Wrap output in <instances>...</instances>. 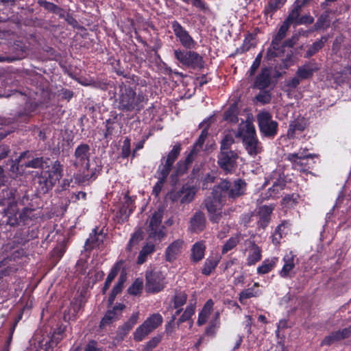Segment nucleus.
Segmentation results:
<instances>
[{
  "mask_svg": "<svg viewBox=\"0 0 351 351\" xmlns=\"http://www.w3.org/2000/svg\"><path fill=\"white\" fill-rule=\"evenodd\" d=\"M16 190L13 188H8L2 191V197L0 199V206H3L0 213L2 214V223L10 226H16L23 223L27 224L31 220V215L33 209L25 207L19 211L16 202L15 195Z\"/></svg>",
  "mask_w": 351,
  "mask_h": 351,
  "instance_id": "f257e3e1",
  "label": "nucleus"
},
{
  "mask_svg": "<svg viewBox=\"0 0 351 351\" xmlns=\"http://www.w3.org/2000/svg\"><path fill=\"white\" fill-rule=\"evenodd\" d=\"M88 255L84 254L75 264V276L79 280H82V289L79 288L77 293L73 300L71 302L70 306L64 313V319L71 320L75 319L84 311L87 302L88 293Z\"/></svg>",
  "mask_w": 351,
  "mask_h": 351,
  "instance_id": "f03ea898",
  "label": "nucleus"
},
{
  "mask_svg": "<svg viewBox=\"0 0 351 351\" xmlns=\"http://www.w3.org/2000/svg\"><path fill=\"white\" fill-rule=\"evenodd\" d=\"M63 176V165L59 160H56L50 170L43 171L35 178L37 191L40 194H45L53 189L55 184Z\"/></svg>",
  "mask_w": 351,
  "mask_h": 351,
  "instance_id": "7ed1b4c3",
  "label": "nucleus"
},
{
  "mask_svg": "<svg viewBox=\"0 0 351 351\" xmlns=\"http://www.w3.org/2000/svg\"><path fill=\"white\" fill-rule=\"evenodd\" d=\"M235 136L243 139L245 148L251 156H255L261 152L262 147L256 136L255 128L251 122L242 121Z\"/></svg>",
  "mask_w": 351,
  "mask_h": 351,
  "instance_id": "20e7f679",
  "label": "nucleus"
},
{
  "mask_svg": "<svg viewBox=\"0 0 351 351\" xmlns=\"http://www.w3.org/2000/svg\"><path fill=\"white\" fill-rule=\"evenodd\" d=\"M289 26L287 23H282L279 28L278 33L275 35L271 44V47L267 51V58L269 60L275 58H282L285 53L284 48L285 47H292L293 43L291 40H288L282 43V40L286 36L287 32Z\"/></svg>",
  "mask_w": 351,
  "mask_h": 351,
  "instance_id": "39448f33",
  "label": "nucleus"
},
{
  "mask_svg": "<svg viewBox=\"0 0 351 351\" xmlns=\"http://www.w3.org/2000/svg\"><path fill=\"white\" fill-rule=\"evenodd\" d=\"M224 196L217 186H215L212 195L205 199V206L209 215V219L213 223H219L223 217L221 211L224 204Z\"/></svg>",
  "mask_w": 351,
  "mask_h": 351,
  "instance_id": "423d86ee",
  "label": "nucleus"
},
{
  "mask_svg": "<svg viewBox=\"0 0 351 351\" xmlns=\"http://www.w3.org/2000/svg\"><path fill=\"white\" fill-rule=\"evenodd\" d=\"M66 326L59 325L52 333L43 336L41 339L37 340L35 351H52L64 337Z\"/></svg>",
  "mask_w": 351,
  "mask_h": 351,
  "instance_id": "0eeeda50",
  "label": "nucleus"
},
{
  "mask_svg": "<svg viewBox=\"0 0 351 351\" xmlns=\"http://www.w3.org/2000/svg\"><path fill=\"white\" fill-rule=\"evenodd\" d=\"M216 186L224 197L227 195L229 198L235 199L244 194L246 183L241 179H237L233 182L223 180Z\"/></svg>",
  "mask_w": 351,
  "mask_h": 351,
  "instance_id": "6e6552de",
  "label": "nucleus"
},
{
  "mask_svg": "<svg viewBox=\"0 0 351 351\" xmlns=\"http://www.w3.org/2000/svg\"><path fill=\"white\" fill-rule=\"evenodd\" d=\"M162 317L159 313H154L138 326L134 333V339L136 341H142L151 332L158 328L162 323Z\"/></svg>",
  "mask_w": 351,
  "mask_h": 351,
  "instance_id": "1a4fd4ad",
  "label": "nucleus"
},
{
  "mask_svg": "<svg viewBox=\"0 0 351 351\" xmlns=\"http://www.w3.org/2000/svg\"><path fill=\"white\" fill-rule=\"evenodd\" d=\"M163 216V209L158 208L150 217L147 227L149 237L160 241L165 236L164 226L161 225Z\"/></svg>",
  "mask_w": 351,
  "mask_h": 351,
  "instance_id": "9d476101",
  "label": "nucleus"
},
{
  "mask_svg": "<svg viewBox=\"0 0 351 351\" xmlns=\"http://www.w3.org/2000/svg\"><path fill=\"white\" fill-rule=\"evenodd\" d=\"M257 121L261 134L267 137L274 138L278 131V123L272 119L271 114L266 111L257 115Z\"/></svg>",
  "mask_w": 351,
  "mask_h": 351,
  "instance_id": "9b49d317",
  "label": "nucleus"
},
{
  "mask_svg": "<svg viewBox=\"0 0 351 351\" xmlns=\"http://www.w3.org/2000/svg\"><path fill=\"white\" fill-rule=\"evenodd\" d=\"M40 102L28 99L14 115L13 119L16 122L27 123L30 119L38 112Z\"/></svg>",
  "mask_w": 351,
  "mask_h": 351,
  "instance_id": "f8f14e48",
  "label": "nucleus"
},
{
  "mask_svg": "<svg viewBox=\"0 0 351 351\" xmlns=\"http://www.w3.org/2000/svg\"><path fill=\"white\" fill-rule=\"evenodd\" d=\"M29 49L26 44L21 40H16L8 48V51L4 56H0V62H12L24 59L28 55Z\"/></svg>",
  "mask_w": 351,
  "mask_h": 351,
  "instance_id": "ddd939ff",
  "label": "nucleus"
},
{
  "mask_svg": "<svg viewBox=\"0 0 351 351\" xmlns=\"http://www.w3.org/2000/svg\"><path fill=\"white\" fill-rule=\"evenodd\" d=\"M176 58L183 65L190 68H202L203 58L197 52L176 49L174 51Z\"/></svg>",
  "mask_w": 351,
  "mask_h": 351,
  "instance_id": "4468645a",
  "label": "nucleus"
},
{
  "mask_svg": "<svg viewBox=\"0 0 351 351\" xmlns=\"http://www.w3.org/2000/svg\"><path fill=\"white\" fill-rule=\"evenodd\" d=\"M171 29L176 38L186 49H195L197 43L189 34V32L177 21L171 22Z\"/></svg>",
  "mask_w": 351,
  "mask_h": 351,
  "instance_id": "2eb2a0df",
  "label": "nucleus"
},
{
  "mask_svg": "<svg viewBox=\"0 0 351 351\" xmlns=\"http://www.w3.org/2000/svg\"><path fill=\"white\" fill-rule=\"evenodd\" d=\"M141 95H136L132 88H125L119 98V108L122 110L131 111L138 106L142 101Z\"/></svg>",
  "mask_w": 351,
  "mask_h": 351,
  "instance_id": "dca6fc26",
  "label": "nucleus"
},
{
  "mask_svg": "<svg viewBox=\"0 0 351 351\" xmlns=\"http://www.w3.org/2000/svg\"><path fill=\"white\" fill-rule=\"evenodd\" d=\"M266 184H271L265 198H277L282 195V191L285 186V180L278 171H274L271 178L266 180Z\"/></svg>",
  "mask_w": 351,
  "mask_h": 351,
  "instance_id": "f3484780",
  "label": "nucleus"
},
{
  "mask_svg": "<svg viewBox=\"0 0 351 351\" xmlns=\"http://www.w3.org/2000/svg\"><path fill=\"white\" fill-rule=\"evenodd\" d=\"M165 276L161 272L147 271L146 273L145 288L147 292L157 293L165 287Z\"/></svg>",
  "mask_w": 351,
  "mask_h": 351,
  "instance_id": "a211bd4d",
  "label": "nucleus"
},
{
  "mask_svg": "<svg viewBox=\"0 0 351 351\" xmlns=\"http://www.w3.org/2000/svg\"><path fill=\"white\" fill-rule=\"evenodd\" d=\"M307 149H300L298 153L289 154L287 159L292 164L293 168L298 171H305L308 165L310 159L313 158V155L307 153Z\"/></svg>",
  "mask_w": 351,
  "mask_h": 351,
  "instance_id": "6ab92c4d",
  "label": "nucleus"
},
{
  "mask_svg": "<svg viewBox=\"0 0 351 351\" xmlns=\"http://www.w3.org/2000/svg\"><path fill=\"white\" fill-rule=\"evenodd\" d=\"M238 154L234 151L220 152L218 155V164L226 173L232 172L236 167Z\"/></svg>",
  "mask_w": 351,
  "mask_h": 351,
  "instance_id": "aec40b11",
  "label": "nucleus"
},
{
  "mask_svg": "<svg viewBox=\"0 0 351 351\" xmlns=\"http://www.w3.org/2000/svg\"><path fill=\"white\" fill-rule=\"evenodd\" d=\"M210 119H208V120H205L202 123H201V127H204V125L206 124V126L202 130L197 141H196L195 144L193 146V149L186 157L185 160L186 165H189L193 162L195 156L197 155V152L202 148L205 140L208 134V125L210 123Z\"/></svg>",
  "mask_w": 351,
  "mask_h": 351,
  "instance_id": "412c9836",
  "label": "nucleus"
},
{
  "mask_svg": "<svg viewBox=\"0 0 351 351\" xmlns=\"http://www.w3.org/2000/svg\"><path fill=\"white\" fill-rule=\"evenodd\" d=\"M282 261L284 264L282 269L279 272L280 276L285 278H291L293 276L292 271L298 261L296 258V255L294 254L293 252L289 251L285 254Z\"/></svg>",
  "mask_w": 351,
  "mask_h": 351,
  "instance_id": "4be33fe9",
  "label": "nucleus"
},
{
  "mask_svg": "<svg viewBox=\"0 0 351 351\" xmlns=\"http://www.w3.org/2000/svg\"><path fill=\"white\" fill-rule=\"evenodd\" d=\"M195 195V190L194 188L183 186L182 189L178 191H171L169 197L172 201L180 200L181 203H189L193 199Z\"/></svg>",
  "mask_w": 351,
  "mask_h": 351,
  "instance_id": "5701e85b",
  "label": "nucleus"
},
{
  "mask_svg": "<svg viewBox=\"0 0 351 351\" xmlns=\"http://www.w3.org/2000/svg\"><path fill=\"white\" fill-rule=\"evenodd\" d=\"M184 241L182 239H177L171 243L165 250V257L167 262L173 263L182 252Z\"/></svg>",
  "mask_w": 351,
  "mask_h": 351,
  "instance_id": "b1692460",
  "label": "nucleus"
},
{
  "mask_svg": "<svg viewBox=\"0 0 351 351\" xmlns=\"http://www.w3.org/2000/svg\"><path fill=\"white\" fill-rule=\"evenodd\" d=\"M308 121L303 117H298L291 121L287 130V136L289 138H294L302 132L308 126Z\"/></svg>",
  "mask_w": 351,
  "mask_h": 351,
  "instance_id": "393cba45",
  "label": "nucleus"
},
{
  "mask_svg": "<svg viewBox=\"0 0 351 351\" xmlns=\"http://www.w3.org/2000/svg\"><path fill=\"white\" fill-rule=\"evenodd\" d=\"M319 69V67L315 60H310L298 66L296 74L303 81L312 77Z\"/></svg>",
  "mask_w": 351,
  "mask_h": 351,
  "instance_id": "a878e982",
  "label": "nucleus"
},
{
  "mask_svg": "<svg viewBox=\"0 0 351 351\" xmlns=\"http://www.w3.org/2000/svg\"><path fill=\"white\" fill-rule=\"evenodd\" d=\"M274 209V206L273 204L270 205H264L261 206L258 210V226L261 227L262 228H265L271 219V215L272 211Z\"/></svg>",
  "mask_w": 351,
  "mask_h": 351,
  "instance_id": "bb28decb",
  "label": "nucleus"
},
{
  "mask_svg": "<svg viewBox=\"0 0 351 351\" xmlns=\"http://www.w3.org/2000/svg\"><path fill=\"white\" fill-rule=\"evenodd\" d=\"M206 226V217L201 211L196 212L191 218L189 230L192 232L199 233L204 230Z\"/></svg>",
  "mask_w": 351,
  "mask_h": 351,
  "instance_id": "cd10ccee",
  "label": "nucleus"
},
{
  "mask_svg": "<svg viewBox=\"0 0 351 351\" xmlns=\"http://www.w3.org/2000/svg\"><path fill=\"white\" fill-rule=\"evenodd\" d=\"M271 83V70L269 68H263L261 73L256 77L254 86L260 90L267 88Z\"/></svg>",
  "mask_w": 351,
  "mask_h": 351,
  "instance_id": "c85d7f7f",
  "label": "nucleus"
},
{
  "mask_svg": "<svg viewBox=\"0 0 351 351\" xmlns=\"http://www.w3.org/2000/svg\"><path fill=\"white\" fill-rule=\"evenodd\" d=\"M247 256L246 264L248 266L254 265L260 261L262 258V251L256 244L252 243L247 250Z\"/></svg>",
  "mask_w": 351,
  "mask_h": 351,
  "instance_id": "c756f323",
  "label": "nucleus"
},
{
  "mask_svg": "<svg viewBox=\"0 0 351 351\" xmlns=\"http://www.w3.org/2000/svg\"><path fill=\"white\" fill-rule=\"evenodd\" d=\"M206 245L204 241H197L194 243L191 250V261L197 263L202 260L205 254Z\"/></svg>",
  "mask_w": 351,
  "mask_h": 351,
  "instance_id": "7c9ffc66",
  "label": "nucleus"
},
{
  "mask_svg": "<svg viewBox=\"0 0 351 351\" xmlns=\"http://www.w3.org/2000/svg\"><path fill=\"white\" fill-rule=\"evenodd\" d=\"M105 238L106 233L104 232V228L99 229L96 227L89 235V248L99 247L103 243Z\"/></svg>",
  "mask_w": 351,
  "mask_h": 351,
  "instance_id": "2f4dec72",
  "label": "nucleus"
},
{
  "mask_svg": "<svg viewBox=\"0 0 351 351\" xmlns=\"http://www.w3.org/2000/svg\"><path fill=\"white\" fill-rule=\"evenodd\" d=\"M258 287L259 283L255 282L253 287L243 290L239 294V300L240 303L244 304L247 299L256 298L261 295L262 292L258 289Z\"/></svg>",
  "mask_w": 351,
  "mask_h": 351,
  "instance_id": "473e14b6",
  "label": "nucleus"
},
{
  "mask_svg": "<svg viewBox=\"0 0 351 351\" xmlns=\"http://www.w3.org/2000/svg\"><path fill=\"white\" fill-rule=\"evenodd\" d=\"M75 161L74 165L75 166H82L84 164L85 161L88 160V145L82 144L79 145L75 152Z\"/></svg>",
  "mask_w": 351,
  "mask_h": 351,
  "instance_id": "72a5a7b5",
  "label": "nucleus"
},
{
  "mask_svg": "<svg viewBox=\"0 0 351 351\" xmlns=\"http://www.w3.org/2000/svg\"><path fill=\"white\" fill-rule=\"evenodd\" d=\"M214 305L212 300H208L203 306L201 312L199 313L197 324L199 326L204 324L209 317Z\"/></svg>",
  "mask_w": 351,
  "mask_h": 351,
  "instance_id": "f704fd0d",
  "label": "nucleus"
},
{
  "mask_svg": "<svg viewBox=\"0 0 351 351\" xmlns=\"http://www.w3.org/2000/svg\"><path fill=\"white\" fill-rule=\"evenodd\" d=\"M278 261V258L277 257L265 259L262 264L258 267L257 273L258 274H265L269 273L276 266Z\"/></svg>",
  "mask_w": 351,
  "mask_h": 351,
  "instance_id": "c9c22d12",
  "label": "nucleus"
},
{
  "mask_svg": "<svg viewBox=\"0 0 351 351\" xmlns=\"http://www.w3.org/2000/svg\"><path fill=\"white\" fill-rule=\"evenodd\" d=\"M134 208V206L132 198L128 196H125L123 206L119 210V213L123 221L126 220L128 218L133 211Z\"/></svg>",
  "mask_w": 351,
  "mask_h": 351,
  "instance_id": "e433bc0d",
  "label": "nucleus"
},
{
  "mask_svg": "<svg viewBox=\"0 0 351 351\" xmlns=\"http://www.w3.org/2000/svg\"><path fill=\"white\" fill-rule=\"evenodd\" d=\"M287 0H268L267 5L264 9V13L266 16H272V14L280 9Z\"/></svg>",
  "mask_w": 351,
  "mask_h": 351,
  "instance_id": "4c0bfd02",
  "label": "nucleus"
},
{
  "mask_svg": "<svg viewBox=\"0 0 351 351\" xmlns=\"http://www.w3.org/2000/svg\"><path fill=\"white\" fill-rule=\"evenodd\" d=\"M22 160L23 158H21L20 156L15 159H8L5 162V167L8 170L12 173H21L23 171L22 167L24 166V165H20L19 163Z\"/></svg>",
  "mask_w": 351,
  "mask_h": 351,
  "instance_id": "58836bf2",
  "label": "nucleus"
},
{
  "mask_svg": "<svg viewBox=\"0 0 351 351\" xmlns=\"http://www.w3.org/2000/svg\"><path fill=\"white\" fill-rule=\"evenodd\" d=\"M328 38L326 36H322L319 40L313 43L306 51L304 57L310 58L318 52L324 46Z\"/></svg>",
  "mask_w": 351,
  "mask_h": 351,
  "instance_id": "ea45409f",
  "label": "nucleus"
},
{
  "mask_svg": "<svg viewBox=\"0 0 351 351\" xmlns=\"http://www.w3.org/2000/svg\"><path fill=\"white\" fill-rule=\"evenodd\" d=\"M217 258L208 257L204 262V265L202 269V273L206 276H208L215 269L218 264Z\"/></svg>",
  "mask_w": 351,
  "mask_h": 351,
  "instance_id": "a19ab883",
  "label": "nucleus"
},
{
  "mask_svg": "<svg viewBox=\"0 0 351 351\" xmlns=\"http://www.w3.org/2000/svg\"><path fill=\"white\" fill-rule=\"evenodd\" d=\"M155 251V245L153 243H147L141 250L138 256V264H143L147 259L148 255Z\"/></svg>",
  "mask_w": 351,
  "mask_h": 351,
  "instance_id": "79ce46f5",
  "label": "nucleus"
},
{
  "mask_svg": "<svg viewBox=\"0 0 351 351\" xmlns=\"http://www.w3.org/2000/svg\"><path fill=\"white\" fill-rule=\"evenodd\" d=\"M301 6L299 5H297L294 7V8L291 10V12L289 13V16L286 19V20L284 21V23H287L289 26L291 24H294L295 25H299L300 21V10Z\"/></svg>",
  "mask_w": 351,
  "mask_h": 351,
  "instance_id": "37998d69",
  "label": "nucleus"
},
{
  "mask_svg": "<svg viewBox=\"0 0 351 351\" xmlns=\"http://www.w3.org/2000/svg\"><path fill=\"white\" fill-rule=\"evenodd\" d=\"M38 4L45 10L53 14L60 15L61 13L63 12L62 8H61L60 7L54 4L52 2H49L45 0H40L38 1Z\"/></svg>",
  "mask_w": 351,
  "mask_h": 351,
  "instance_id": "c03bdc74",
  "label": "nucleus"
},
{
  "mask_svg": "<svg viewBox=\"0 0 351 351\" xmlns=\"http://www.w3.org/2000/svg\"><path fill=\"white\" fill-rule=\"evenodd\" d=\"M180 149L181 147L180 145H174L172 149L169 152L167 158H163L162 160L167 164L173 165V162L180 154Z\"/></svg>",
  "mask_w": 351,
  "mask_h": 351,
  "instance_id": "a18cd8bd",
  "label": "nucleus"
},
{
  "mask_svg": "<svg viewBox=\"0 0 351 351\" xmlns=\"http://www.w3.org/2000/svg\"><path fill=\"white\" fill-rule=\"evenodd\" d=\"M14 241L18 244H25L29 241L28 231L25 228L17 230L14 236Z\"/></svg>",
  "mask_w": 351,
  "mask_h": 351,
  "instance_id": "49530a36",
  "label": "nucleus"
},
{
  "mask_svg": "<svg viewBox=\"0 0 351 351\" xmlns=\"http://www.w3.org/2000/svg\"><path fill=\"white\" fill-rule=\"evenodd\" d=\"M234 142V139L232 134L230 132L226 134L221 141V152H230V148Z\"/></svg>",
  "mask_w": 351,
  "mask_h": 351,
  "instance_id": "de8ad7c7",
  "label": "nucleus"
},
{
  "mask_svg": "<svg viewBox=\"0 0 351 351\" xmlns=\"http://www.w3.org/2000/svg\"><path fill=\"white\" fill-rule=\"evenodd\" d=\"M172 165L167 164L162 160L161 164L159 165L157 173L158 174V178L165 181L168 175L170 173Z\"/></svg>",
  "mask_w": 351,
  "mask_h": 351,
  "instance_id": "09e8293b",
  "label": "nucleus"
},
{
  "mask_svg": "<svg viewBox=\"0 0 351 351\" xmlns=\"http://www.w3.org/2000/svg\"><path fill=\"white\" fill-rule=\"evenodd\" d=\"M237 111L238 110L236 106H231L225 112V120L232 123H237L239 121Z\"/></svg>",
  "mask_w": 351,
  "mask_h": 351,
  "instance_id": "8fccbe9b",
  "label": "nucleus"
},
{
  "mask_svg": "<svg viewBox=\"0 0 351 351\" xmlns=\"http://www.w3.org/2000/svg\"><path fill=\"white\" fill-rule=\"evenodd\" d=\"M21 319V317H19L18 319L15 320L11 324L10 329H9V335L6 339V341H5V345L3 346L2 351H10V346L11 342L12 341L13 334H14L16 327L18 324L19 319Z\"/></svg>",
  "mask_w": 351,
  "mask_h": 351,
  "instance_id": "3c124183",
  "label": "nucleus"
},
{
  "mask_svg": "<svg viewBox=\"0 0 351 351\" xmlns=\"http://www.w3.org/2000/svg\"><path fill=\"white\" fill-rule=\"evenodd\" d=\"M119 271V266L118 265H114L110 270L109 274L107 276L106 280L104 287L103 289L104 292H105L110 286L112 281L114 279L116 276L117 275Z\"/></svg>",
  "mask_w": 351,
  "mask_h": 351,
  "instance_id": "603ef678",
  "label": "nucleus"
},
{
  "mask_svg": "<svg viewBox=\"0 0 351 351\" xmlns=\"http://www.w3.org/2000/svg\"><path fill=\"white\" fill-rule=\"evenodd\" d=\"M44 165L43 157H37L24 164L25 168L43 169Z\"/></svg>",
  "mask_w": 351,
  "mask_h": 351,
  "instance_id": "864d4df0",
  "label": "nucleus"
},
{
  "mask_svg": "<svg viewBox=\"0 0 351 351\" xmlns=\"http://www.w3.org/2000/svg\"><path fill=\"white\" fill-rule=\"evenodd\" d=\"M143 289V280L141 279H136L132 285L128 288V293L132 295H137L139 294Z\"/></svg>",
  "mask_w": 351,
  "mask_h": 351,
  "instance_id": "5fc2aeb1",
  "label": "nucleus"
},
{
  "mask_svg": "<svg viewBox=\"0 0 351 351\" xmlns=\"http://www.w3.org/2000/svg\"><path fill=\"white\" fill-rule=\"evenodd\" d=\"M195 312V306L192 304H190L188 305L181 315V317L179 318L178 323L180 324L184 322H186L191 317V316L194 314Z\"/></svg>",
  "mask_w": 351,
  "mask_h": 351,
  "instance_id": "6e6d98bb",
  "label": "nucleus"
},
{
  "mask_svg": "<svg viewBox=\"0 0 351 351\" xmlns=\"http://www.w3.org/2000/svg\"><path fill=\"white\" fill-rule=\"evenodd\" d=\"M187 299V295L184 292L176 293L173 298V305L176 308H178L183 306Z\"/></svg>",
  "mask_w": 351,
  "mask_h": 351,
  "instance_id": "4d7b16f0",
  "label": "nucleus"
},
{
  "mask_svg": "<svg viewBox=\"0 0 351 351\" xmlns=\"http://www.w3.org/2000/svg\"><path fill=\"white\" fill-rule=\"evenodd\" d=\"M239 238L238 236L232 237L230 238L224 244L222 248V253L226 254L228 251L233 249L239 243Z\"/></svg>",
  "mask_w": 351,
  "mask_h": 351,
  "instance_id": "13d9d810",
  "label": "nucleus"
},
{
  "mask_svg": "<svg viewBox=\"0 0 351 351\" xmlns=\"http://www.w3.org/2000/svg\"><path fill=\"white\" fill-rule=\"evenodd\" d=\"M124 282H125V278L123 276H121L117 283L114 286V287L112 289L111 295L110 296V300H113L115 298V297L117 296V295L119 294L121 291V290L123 287Z\"/></svg>",
  "mask_w": 351,
  "mask_h": 351,
  "instance_id": "bf43d9fd",
  "label": "nucleus"
},
{
  "mask_svg": "<svg viewBox=\"0 0 351 351\" xmlns=\"http://www.w3.org/2000/svg\"><path fill=\"white\" fill-rule=\"evenodd\" d=\"M117 309L114 308L112 310L108 311L101 320V325L105 326L110 324L112 321L117 319Z\"/></svg>",
  "mask_w": 351,
  "mask_h": 351,
  "instance_id": "052dcab7",
  "label": "nucleus"
},
{
  "mask_svg": "<svg viewBox=\"0 0 351 351\" xmlns=\"http://www.w3.org/2000/svg\"><path fill=\"white\" fill-rule=\"evenodd\" d=\"M256 101L261 104H266L270 102L271 97L269 91L261 90L255 97Z\"/></svg>",
  "mask_w": 351,
  "mask_h": 351,
  "instance_id": "680f3d73",
  "label": "nucleus"
},
{
  "mask_svg": "<svg viewBox=\"0 0 351 351\" xmlns=\"http://www.w3.org/2000/svg\"><path fill=\"white\" fill-rule=\"evenodd\" d=\"M339 338L337 335V332H334L330 333L329 335L326 336L322 341V346H329L337 341H339Z\"/></svg>",
  "mask_w": 351,
  "mask_h": 351,
  "instance_id": "e2e57ef3",
  "label": "nucleus"
},
{
  "mask_svg": "<svg viewBox=\"0 0 351 351\" xmlns=\"http://www.w3.org/2000/svg\"><path fill=\"white\" fill-rule=\"evenodd\" d=\"M130 139L125 138L123 141L122 148H121V156L123 158H128L130 154Z\"/></svg>",
  "mask_w": 351,
  "mask_h": 351,
  "instance_id": "0e129e2a",
  "label": "nucleus"
},
{
  "mask_svg": "<svg viewBox=\"0 0 351 351\" xmlns=\"http://www.w3.org/2000/svg\"><path fill=\"white\" fill-rule=\"evenodd\" d=\"M192 5L204 12L209 10L208 5L203 0H194Z\"/></svg>",
  "mask_w": 351,
  "mask_h": 351,
  "instance_id": "69168bd1",
  "label": "nucleus"
},
{
  "mask_svg": "<svg viewBox=\"0 0 351 351\" xmlns=\"http://www.w3.org/2000/svg\"><path fill=\"white\" fill-rule=\"evenodd\" d=\"M11 149L8 145L2 144L0 145V160L5 159L10 153Z\"/></svg>",
  "mask_w": 351,
  "mask_h": 351,
  "instance_id": "338daca9",
  "label": "nucleus"
},
{
  "mask_svg": "<svg viewBox=\"0 0 351 351\" xmlns=\"http://www.w3.org/2000/svg\"><path fill=\"white\" fill-rule=\"evenodd\" d=\"M336 332L340 340L345 339L351 335V326Z\"/></svg>",
  "mask_w": 351,
  "mask_h": 351,
  "instance_id": "774afa93",
  "label": "nucleus"
}]
</instances>
